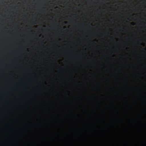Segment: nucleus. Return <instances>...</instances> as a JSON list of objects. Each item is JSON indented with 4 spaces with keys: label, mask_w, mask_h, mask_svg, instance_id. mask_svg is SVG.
I'll list each match as a JSON object with an SVG mask.
<instances>
[{
    "label": "nucleus",
    "mask_w": 146,
    "mask_h": 146,
    "mask_svg": "<svg viewBox=\"0 0 146 146\" xmlns=\"http://www.w3.org/2000/svg\"><path fill=\"white\" fill-rule=\"evenodd\" d=\"M131 25H134V24L133 23H131Z\"/></svg>",
    "instance_id": "nucleus-1"
}]
</instances>
